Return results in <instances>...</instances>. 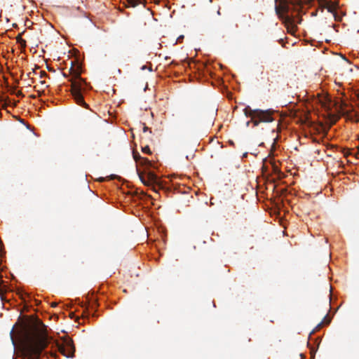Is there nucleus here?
<instances>
[{
  "instance_id": "obj_1",
  "label": "nucleus",
  "mask_w": 359,
  "mask_h": 359,
  "mask_svg": "<svg viewBox=\"0 0 359 359\" xmlns=\"http://www.w3.org/2000/svg\"><path fill=\"white\" fill-rule=\"evenodd\" d=\"M13 344H15V335L20 344L22 355L28 359H38L52 339L47 333L46 326L38 318L32 319L10 332Z\"/></svg>"
},
{
  "instance_id": "obj_2",
  "label": "nucleus",
  "mask_w": 359,
  "mask_h": 359,
  "mask_svg": "<svg viewBox=\"0 0 359 359\" xmlns=\"http://www.w3.org/2000/svg\"><path fill=\"white\" fill-rule=\"evenodd\" d=\"M275 10L279 18L283 20L287 28L291 32L297 30V25L301 23L302 19L299 16V13L294 15L290 13L292 10L298 11L297 4L295 6L292 2L288 0H275Z\"/></svg>"
},
{
  "instance_id": "obj_3",
  "label": "nucleus",
  "mask_w": 359,
  "mask_h": 359,
  "mask_svg": "<svg viewBox=\"0 0 359 359\" xmlns=\"http://www.w3.org/2000/svg\"><path fill=\"white\" fill-rule=\"evenodd\" d=\"M70 74L72 75L71 81V93L76 103L84 108L88 109V105L83 100V93L88 88L87 83L81 77V67L74 66L72 62V66L69 69Z\"/></svg>"
},
{
  "instance_id": "obj_4",
  "label": "nucleus",
  "mask_w": 359,
  "mask_h": 359,
  "mask_svg": "<svg viewBox=\"0 0 359 359\" xmlns=\"http://www.w3.org/2000/svg\"><path fill=\"white\" fill-rule=\"evenodd\" d=\"M243 112L246 117L250 118V120L246 123L247 126H249L250 123H252L254 126H257L260 123H271L274 121L273 112L270 109H252L250 106H247L243 109Z\"/></svg>"
},
{
  "instance_id": "obj_5",
  "label": "nucleus",
  "mask_w": 359,
  "mask_h": 359,
  "mask_svg": "<svg viewBox=\"0 0 359 359\" xmlns=\"http://www.w3.org/2000/svg\"><path fill=\"white\" fill-rule=\"evenodd\" d=\"M61 341H55L53 345L64 356L73 358L74 356L75 347L72 339L67 336L62 337Z\"/></svg>"
},
{
  "instance_id": "obj_6",
  "label": "nucleus",
  "mask_w": 359,
  "mask_h": 359,
  "mask_svg": "<svg viewBox=\"0 0 359 359\" xmlns=\"http://www.w3.org/2000/svg\"><path fill=\"white\" fill-rule=\"evenodd\" d=\"M137 174L141 182L147 187H151L156 191V185H159L158 176L153 172L146 170L144 172L137 169Z\"/></svg>"
},
{
  "instance_id": "obj_7",
  "label": "nucleus",
  "mask_w": 359,
  "mask_h": 359,
  "mask_svg": "<svg viewBox=\"0 0 359 359\" xmlns=\"http://www.w3.org/2000/svg\"><path fill=\"white\" fill-rule=\"evenodd\" d=\"M325 8L328 11V12L333 13L336 9V6L331 1H329L327 6H325Z\"/></svg>"
},
{
  "instance_id": "obj_8",
  "label": "nucleus",
  "mask_w": 359,
  "mask_h": 359,
  "mask_svg": "<svg viewBox=\"0 0 359 359\" xmlns=\"http://www.w3.org/2000/svg\"><path fill=\"white\" fill-rule=\"evenodd\" d=\"M22 34H19L16 36L17 43H20L22 48L26 47V41L22 38Z\"/></svg>"
},
{
  "instance_id": "obj_9",
  "label": "nucleus",
  "mask_w": 359,
  "mask_h": 359,
  "mask_svg": "<svg viewBox=\"0 0 359 359\" xmlns=\"http://www.w3.org/2000/svg\"><path fill=\"white\" fill-rule=\"evenodd\" d=\"M140 165H144L146 168H149L151 165V163L147 158L142 157L141 161H140Z\"/></svg>"
},
{
  "instance_id": "obj_10",
  "label": "nucleus",
  "mask_w": 359,
  "mask_h": 359,
  "mask_svg": "<svg viewBox=\"0 0 359 359\" xmlns=\"http://www.w3.org/2000/svg\"><path fill=\"white\" fill-rule=\"evenodd\" d=\"M127 2L129 6L135 8L141 4V0H127Z\"/></svg>"
},
{
  "instance_id": "obj_11",
  "label": "nucleus",
  "mask_w": 359,
  "mask_h": 359,
  "mask_svg": "<svg viewBox=\"0 0 359 359\" xmlns=\"http://www.w3.org/2000/svg\"><path fill=\"white\" fill-rule=\"evenodd\" d=\"M133 158L136 162H140L142 157L140 154L133 152Z\"/></svg>"
},
{
  "instance_id": "obj_12",
  "label": "nucleus",
  "mask_w": 359,
  "mask_h": 359,
  "mask_svg": "<svg viewBox=\"0 0 359 359\" xmlns=\"http://www.w3.org/2000/svg\"><path fill=\"white\" fill-rule=\"evenodd\" d=\"M142 151L143 153H145V154H151V151L149 146H145V147H142Z\"/></svg>"
},
{
  "instance_id": "obj_13",
  "label": "nucleus",
  "mask_w": 359,
  "mask_h": 359,
  "mask_svg": "<svg viewBox=\"0 0 359 359\" xmlns=\"http://www.w3.org/2000/svg\"><path fill=\"white\" fill-rule=\"evenodd\" d=\"M322 321H323V322H324V325H325H325H328V324H330V322H331V319H330V318H329V317L327 316H327H325L324 317V318H323V320Z\"/></svg>"
},
{
  "instance_id": "obj_14",
  "label": "nucleus",
  "mask_w": 359,
  "mask_h": 359,
  "mask_svg": "<svg viewBox=\"0 0 359 359\" xmlns=\"http://www.w3.org/2000/svg\"><path fill=\"white\" fill-rule=\"evenodd\" d=\"M329 0H324L323 1H320L318 4L322 8V9L325 8V6L327 5Z\"/></svg>"
},
{
  "instance_id": "obj_15",
  "label": "nucleus",
  "mask_w": 359,
  "mask_h": 359,
  "mask_svg": "<svg viewBox=\"0 0 359 359\" xmlns=\"http://www.w3.org/2000/svg\"><path fill=\"white\" fill-rule=\"evenodd\" d=\"M324 325V322L323 321H321L320 323H319L317 326L316 327V328L314 329V330L312 332V333H313L315 331H317L318 330H320Z\"/></svg>"
},
{
  "instance_id": "obj_16",
  "label": "nucleus",
  "mask_w": 359,
  "mask_h": 359,
  "mask_svg": "<svg viewBox=\"0 0 359 359\" xmlns=\"http://www.w3.org/2000/svg\"><path fill=\"white\" fill-rule=\"evenodd\" d=\"M7 107V104L6 102H3V100H0V109H6Z\"/></svg>"
},
{
  "instance_id": "obj_17",
  "label": "nucleus",
  "mask_w": 359,
  "mask_h": 359,
  "mask_svg": "<svg viewBox=\"0 0 359 359\" xmlns=\"http://www.w3.org/2000/svg\"><path fill=\"white\" fill-rule=\"evenodd\" d=\"M40 74H41V77H43V76H45L47 75V74L44 71H41Z\"/></svg>"
},
{
  "instance_id": "obj_18",
  "label": "nucleus",
  "mask_w": 359,
  "mask_h": 359,
  "mask_svg": "<svg viewBox=\"0 0 359 359\" xmlns=\"http://www.w3.org/2000/svg\"><path fill=\"white\" fill-rule=\"evenodd\" d=\"M351 153L349 151H344V155L345 157H347Z\"/></svg>"
},
{
  "instance_id": "obj_19",
  "label": "nucleus",
  "mask_w": 359,
  "mask_h": 359,
  "mask_svg": "<svg viewBox=\"0 0 359 359\" xmlns=\"http://www.w3.org/2000/svg\"><path fill=\"white\" fill-rule=\"evenodd\" d=\"M147 130H149V128L146 126H144L143 127V131L144 132H147Z\"/></svg>"
},
{
  "instance_id": "obj_20",
  "label": "nucleus",
  "mask_w": 359,
  "mask_h": 359,
  "mask_svg": "<svg viewBox=\"0 0 359 359\" xmlns=\"http://www.w3.org/2000/svg\"><path fill=\"white\" fill-rule=\"evenodd\" d=\"M355 156L359 158V147H358V152L355 154Z\"/></svg>"
},
{
  "instance_id": "obj_21",
  "label": "nucleus",
  "mask_w": 359,
  "mask_h": 359,
  "mask_svg": "<svg viewBox=\"0 0 359 359\" xmlns=\"http://www.w3.org/2000/svg\"><path fill=\"white\" fill-rule=\"evenodd\" d=\"M87 312H88V308H87V307H86V308H85V310H84V311H83V315L86 314Z\"/></svg>"
},
{
  "instance_id": "obj_22",
  "label": "nucleus",
  "mask_w": 359,
  "mask_h": 359,
  "mask_svg": "<svg viewBox=\"0 0 359 359\" xmlns=\"http://www.w3.org/2000/svg\"><path fill=\"white\" fill-rule=\"evenodd\" d=\"M183 38H184L183 36H180L178 37L177 41H180V40L182 39Z\"/></svg>"
},
{
  "instance_id": "obj_23",
  "label": "nucleus",
  "mask_w": 359,
  "mask_h": 359,
  "mask_svg": "<svg viewBox=\"0 0 359 359\" xmlns=\"http://www.w3.org/2000/svg\"><path fill=\"white\" fill-rule=\"evenodd\" d=\"M17 95L18 96H22V92H20V91L18 92Z\"/></svg>"
},
{
  "instance_id": "obj_24",
  "label": "nucleus",
  "mask_w": 359,
  "mask_h": 359,
  "mask_svg": "<svg viewBox=\"0 0 359 359\" xmlns=\"http://www.w3.org/2000/svg\"><path fill=\"white\" fill-rule=\"evenodd\" d=\"M57 304L56 303H52V306L54 307V306H56Z\"/></svg>"
},
{
  "instance_id": "obj_25",
  "label": "nucleus",
  "mask_w": 359,
  "mask_h": 359,
  "mask_svg": "<svg viewBox=\"0 0 359 359\" xmlns=\"http://www.w3.org/2000/svg\"><path fill=\"white\" fill-rule=\"evenodd\" d=\"M100 180L101 182H102V181H104V178L102 177V178H100Z\"/></svg>"
},
{
  "instance_id": "obj_26",
  "label": "nucleus",
  "mask_w": 359,
  "mask_h": 359,
  "mask_svg": "<svg viewBox=\"0 0 359 359\" xmlns=\"http://www.w3.org/2000/svg\"><path fill=\"white\" fill-rule=\"evenodd\" d=\"M317 1L319 3L320 1H323L324 0H317Z\"/></svg>"
},
{
  "instance_id": "obj_27",
  "label": "nucleus",
  "mask_w": 359,
  "mask_h": 359,
  "mask_svg": "<svg viewBox=\"0 0 359 359\" xmlns=\"http://www.w3.org/2000/svg\"><path fill=\"white\" fill-rule=\"evenodd\" d=\"M142 69H146V67H145V66H143Z\"/></svg>"
}]
</instances>
